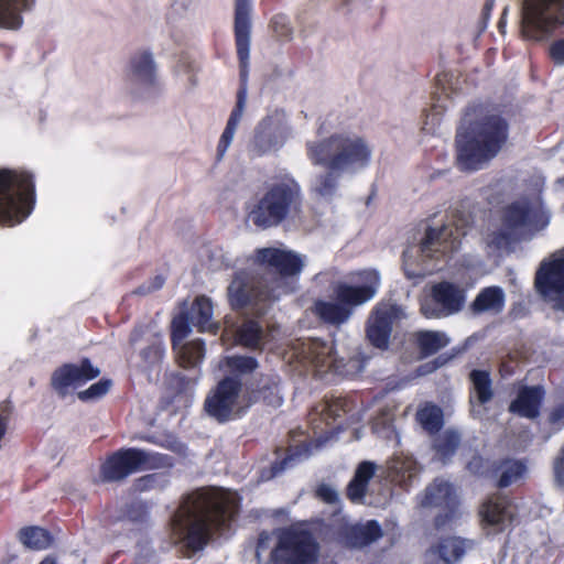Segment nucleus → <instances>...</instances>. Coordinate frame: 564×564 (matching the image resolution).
<instances>
[{
  "label": "nucleus",
  "instance_id": "1",
  "mask_svg": "<svg viewBox=\"0 0 564 564\" xmlns=\"http://www.w3.org/2000/svg\"><path fill=\"white\" fill-rule=\"evenodd\" d=\"M257 261L269 271V276L246 271L237 273L228 286V297L234 308L261 315L271 302L296 290V276L305 265V257L267 248L258 250Z\"/></svg>",
  "mask_w": 564,
  "mask_h": 564
},
{
  "label": "nucleus",
  "instance_id": "2",
  "mask_svg": "<svg viewBox=\"0 0 564 564\" xmlns=\"http://www.w3.org/2000/svg\"><path fill=\"white\" fill-rule=\"evenodd\" d=\"M239 508L236 492L224 489H199L187 495L171 520L175 542L188 552L202 550L212 531L221 530Z\"/></svg>",
  "mask_w": 564,
  "mask_h": 564
},
{
  "label": "nucleus",
  "instance_id": "3",
  "mask_svg": "<svg viewBox=\"0 0 564 564\" xmlns=\"http://www.w3.org/2000/svg\"><path fill=\"white\" fill-rule=\"evenodd\" d=\"M305 149L313 165L326 167L310 184V191L325 199L336 195L343 175H352L364 170L372 155L369 143L355 133H334L328 138L310 140Z\"/></svg>",
  "mask_w": 564,
  "mask_h": 564
},
{
  "label": "nucleus",
  "instance_id": "4",
  "mask_svg": "<svg viewBox=\"0 0 564 564\" xmlns=\"http://www.w3.org/2000/svg\"><path fill=\"white\" fill-rule=\"evenodd\" d=\"M508 137L507 122L490 107H467L456 134L460 170L482 169L501 150Z\"/></svg>",
  "mask_w": 564,
  "mask_h": 564
},
{
  "label": "nucleus",
  "instance_id": "5",
  "mask_svg": "<svg viewBox=\"0 0 564 564\" xmlns=\"http://www.w3.org/2000/svg\"><path fill=\"white\" fill-rule=\"evenodd\" d=\"M258 364L246 356L225 357L218 365L224 378L207 394L204 409L209 416L224 423L243 415L253 403L243 389L239 375L251 372Z\"/></svg>",
  "mask_w": 564,
  "mask_h": 564
},
{
  "label": "nucleus",
  "instance_id": "6",
  "mask_svg": "<svg viewBox=\"0 0 564 564\" xmlns=\"http://www.w3.org/2000/svg\"><path fill=\"white\" fill-rule=\"evenodd\" d=\"M474 223L470 212L464 208L453 210L451 217L441 227H430L417 249H408L403 252V267L409 278L423 276L432 269L412 270L416 259L414 253H420V261L427 259L438 260L448 253L458 250L462 238L466 236Z\"/></svg>",
  "mask_w": 564,
  "mask_h": 564
},
{
  "label": "nucleus",
  "instance_id": "7",
  "mask_svg": "<svg viewBox=\"0 0 564 564\" xmlns=\"http://www.w3.org/2000/svg\"><path fill=\"white\" fill-rule=\"evenodd\" d=\"M250 13H251V0H236L235 6V35L237 55L240 63V88L237 93V102L232 109L226 128L219 139L217 147L218 158H223L230 147L237 127L240 123L246 105H247V76L249 66V53H250Z\"/></svg>",
  "mask_w": 564,
  "mask_h": 564
},
{
  "label": "nucleus",
  "instance_id": "8",
  "mask_svg": "<svg viewBox=\"0 0 564 564\" xmlns=\"http://www.w3.org/2000/svg\"><path fill=\"white\" fill-rule=\"evenodd\" d=\"M294 351L299 362L321 378L328 373L354 376L364 368L358 357L339 351L334 343L327 344L317 338L297 340Z\"/></svg>",
  "mask_w": 564,
  "mask_h": 564
},
{
  "label": "nucleus",
  "instance_id": "9",
  "mask_svg": "<svg viewBox=\"0 0 564 564\" xmlns=\"http://www.w3.org/2000/svg\"><path fill=\"white\" fill-rule=\"evenodd\" d=\"M267 552L274 564H316L318 561V545L312 534L295 529L282 532L276 543L272 534L260 533L256 549L259 562Z\"/></svg>",
  "mask_w": 564,
  "mask_h": 564
},
{
  "label": "nucleus",
  "instance_id": "10",
  "mask_svg": "<svg viewBox=\"0 0 564 564\" xmlns=\"http://www.w3.org/2000/svg\"><path fill=\"white\" fill-rule=\"evenodd\" d=\"M34 203V184L26 172L0 170V225L13 227L30 214Z\"/></svg>",
  "mask_w": 564,
  "mask_h": 564
},
{
  "label": "nucleus",
  "instance_id": "11",
  "mask_svg": "<svg viewBox=\"0 0 564 564\" xmlns=\"http://www.w3.org/2000/svg\"><path fill=\"white\" fill-rule=\"evenodd\" d=\"M365 284L359 288L339 284L334 290L332 301H318L315 303V314L325 323L338 326L347 322L352 307L371 300L380 285V275L375 270H366L361 273Z\"/></svg>",
  "mask_w": 564,
  "mask_h": 564
},
{
  "label": "nucleus",
  "instance_id": "12",
  "mask_svg": "<svg viewBox=\"0 0 564 564\" xmlns=\"http://www.w3.org/2000/svg\"><path fill=\"white\" fill-rule=\"evenodd\" d=\"M301 203L300 184L293 178H286L269 188L250 212L249 219L259 228L276 226L289 214L299 212Z\"/></svg>",
  "mask_w": 564,
  "mask_h": 564
},
{
  "label": "nucleus",
  "instance_id": "13",
  "mask_svg": "<svg viewBox=\"0 0 564 564\" xmlns=\"http://www.w3.org/2000/svg\"><path fill=\"white\" fill-rule=\"evenodd\" d=\"M564 25V0H525L522 4L521 32L529 40L541 41Z\"/></svg>",
  "mask_w": 564,
  "mask_h": 564
},
{
  "label": "nucleus",
  "instance_id": "14",
  "mask_svg": "<svg viewBox=\"0 0 564 564\" xmlns=\"http://www.w3.org/2000/svg\"><path fill=\"white\" fill-rule=\"evenodd\" d=\"M547 224L549 215L539 195L513 202L506 207L502 215V226L517 238L531 230L543 229Z\"/></svg>",
  "mask_w": 564,
  "mask_h": 564
},
{
  "label": "nucleus",
  "instance_id": "15",
  "mask_svg": "<svg viewBox=\"0 0 564 564\" xmlns=\"http://www.w3.org/2000/svg\"><path fill=\"white\" fill-rule=\"evenodd\" d=\"M170 465L166 456L139 448H128L117 452L102 467L106 480L118 481L142 468H159Z\"/></svg>",
  "mask_w": 564,
  "mask_h": 564
},
{
  "label": "nucleus",
  "instance_id": "16",
  "mask_svg": "<svg viewBox=\"0 0 564 564\" xmlns=\"http://www.w3.org/2000/svg\"><path fill=\"white\" fill-rule=\"evenodd\" d=\"M465 302L464 290L449 282H441L431 288L421 301V312L427 318H440L459 312Z\"/></svg>",
  "mask_w": 564,
  "mask_h": 564
},
{
  "label": "nucleus",
  "instance_id": "17",
  "mask_svg": "<svg viewBox=\"0 0 564 564\" xmlns=\"http://www.w3.org/2000/svg\"><path fill=\"white\" fill-rule=\"evenodd\" d=\"M535 288L554 308L564 311V248L553 256L552 261L540 267Z\"/></svg>",
  "mask_w": 564,
  "mask_h": 564
},
{
  "label": "nucleus",
  "instance_id": "18",
  "mask_svg": "<svg viewBox=\"0 0 564 564\" xmlns=\"http://www.w3.org/2000/svg\"><path fill=\"white\" fill-rule=\"evenodd\" d=\"M291 135V127L283 111H274L258 124L253 147L259 153L280 149Z\"/></svg>",
  "mask_w": 564,
  "mask_h": 564
},
{
  "label": "nucleus",
  "instance_id": "19",
  "mask_svg": "<svg viewBox=\"0 0 564 564\" xmlns=\"http://www.w3.org/2000/svg\"><path fill=\"white\" fill-rule=\"evenodd\" d=\"M404 317L403 310L395 303H378L368 321L367 336L370 343L378 348H386L392 326Z\"/></svg>",
  "mask_w": 564,
  "mask_h": 564
},
{
  "label": "nucleus",
  "instance_id": "20",
  "mask_svg": "<svg viewBox=\"0 0 564 564\" xmlns=\"http://www.w3.org/2000/svg\"><path fill=\"white\" fill-rule=\"evenodd\" d=\"M156 82V65L149 52L133 54L124 70V83L127 90L140 96L150 89Z\"/></svg>",
  "mask_w": 564,
  "mask_h": 564
},
{
  "label": "nucleus",
  "instance_id": "21",
  "mask_svg": "<svg viewBox=\"0 0 564 564\" xmlns=\"http://www.w3.org/2000/svg\"><path fill=\"white\" fill-rule=\"evenodd\" d=\"M99 375V368L84 359L79 365L67 364L56 369L52 376V387L59 395L65 397L70 388H77Z\"/></svg>",
  "mask_w": 564,
  "mask_h": 564
},
{
  "label": "nucleus",
  "instance_id": "22",
  "mask_svg": "<svg viewBox=\"0 0 564 564\" xmlns=\"http://www.w3.org/2000/svg\"><path fill=\"white\" fill-rule=\"evenodd\" d=\"M479 513L485 528L495 533L505 530L513 517L510 501L507 497L499 495L484 502Z\"/></svg>",
  "mask_w": 564,
  "mask_h": 564
},
{
  "label": "nucleus",
  "instance_id": "23",
  "mask_svg": "<svg viewBox=\"0 0 564 564\" xmlns=\"http://www.w3.org/2000/svg\"><path fill=\"white\" fill-rule=\"evenodd\" d=\"M420 471L416 460L403 453L393 455L387 462V477L395 485L406 488L417 477Z\"/></svg>",
  "mask_w": 564,
  "mask_h": 564
},
{
  "label": "nucleus",
  "instance_id": "24",
  "mask_svg": "<svg viewBox=\"0 0 564 564\" xmlns=\"http://www.w3.org/2000/svg\"><path fill=\"white\" fill-rule=\"evenodd\" d=\"M544 389L540 386L522 387L510 403V412L522 417L533 420L540 414V406L544 398Z\"/></svg>",
  "mask_w": 564,
  "mask_h": 564
},
{
  "label": "nucleus",
  "instance_id": "25",
  "mask_svg": "<svg viewBox=\"0 0 564 564\" xmlns=\"http://www.w3.org/2000/svg\"><path fill=\"white\" fill-rule=\"evenodd\" d=\"M471 382L470 404L474 415L481 414V405L492 399V382L490 373L486 370L475 369L469 373Z\"/></svg>",
  "mask_w": 564,
  "mask_h": 564
},
{
  "label": "nucleus",
  "instance_id": "26",
  "mask_svg": "<svg viewBox=\"0 0 564 564\" xmlns=\"http://www.w3.org/2000/svg\"><path fill=\"white\" fill-rule=\"evenodd\" d=\"M505 291L500 286L492 285L482 289L475 297L470 307L475 314H499L505 308Z\"/></svg>",
  "mask_w": 564,
  "mask_h": 564
},
{
  "label": "nucleus",
  "instance_id": "27",
  "mask_svg": "<svg viewBox=\"0 0 564 564\" xmlns=\"http://www.w3.org/2000/svg\"><path fill=\"white\" fill-rule=\"evenodd\" d=\"M35 0H0V28L17 30L22 24L21 13L30 10Z\"/></svg>",
  "mask_w": 564,
  "mask_h": 564
},
{
  "label": "nucleus",
  "instance_id": "28",
  "mask_svg": "<svg viewBox=\"0 0 564 564\" xmlns=\"http://www.w3.org/2000/svg\"><path fill=\"white\" fill-rule=\"evenodd\" d=\"M187 314L193 326H196L199 332L215 334L219 328L218 324L213 322V304L206 296H198Z\"/></svg>",
  "mask_w": 564,
  "mask_h": 564
},
{
  "label": "nucleus",
  "instance_id": "29",
  "mask_svg": "<svg viewBox=\"0 0 564 564\" xmlns=\"http://www.w3.org/2000/svg\"><path fill=\"white\" fill-rule=\"evenodd\" d=\"M454 502V490L445 480H435L425 489L421 500L423 507H449Z\"/></svg>",
  "mask_w": 564,
  "mask_h": 564
},
{
  "label": "nucleus",
  "instance_id": "30",
  "mask_svg": "<svg viewBox=\"0 0 564 564\" xmlns=\"http://www.w3.org/2000/svg\"><path fill=\"white\" fill-rule=\"evenodd\" d=\"M280 378L276 375H268L260 378L257 389L252 391L253 402L262 400L271 406H279L282 397L279 389Z\"/></svg>",
  "mask_w": 564,
  "mask_h": 564
},
{
  "label": "nucleus",
  "instance_id": "31",
  "mask_svg": "<svg viewBox=\"0 0 564 564\" xmlns=\"http://www.w3.org/2000/svg\"><path fill=\"white\" fill-rule=\"evenodd\" d=\"M376 471L373 463L364 462L361 463L354 478L347 486V496L354 502H360L366 494L368 482L372 478Z\"/></svg>",
  "mask_w": 564,
  "mask_h": 564
},
{
  "label": "nucleus",
  "instance_id": "32",
  "mask_svg": "<svg viewBox=\"0 0 564 564\" xmlns=\"http://www.w3.org/2000/svg\"><path fill=\"white\" fill-rule=\"evenodd\" d=\"M346 534L352 546H362L377 541L381 536V529L376 521H369L364 525L346 527Z\"/></svg>",
  "mask_w": 564,
  "mask_h": 564
},
{
  "label": "nucleus",
  "instance_id": "33",
  "mask_svg": "<svg viewBox=\"0 0 564 564\" xmlns=\"http://www.w3.org/2000/svg\"><path fill=\"white\" fill-rule=\"evenodd\" d=\"M173 348L178 364L184 368L197 366L205 355L204 344L200 340L183 341L180 343L178 347Z\"/></svg>",
  "mask_w": 564,
  "mask_h": 564
},
{
  "label": "nucleus",
  "instance_id": "34",
  "mask_svg": "<svg viewBox=\"0 0 564 564\" xmlns=\"http://www.w3.org/2000/svg\"><path fill=\"white\" fill-rule=\"evenodd\" d=\"M236 339L246 347L259 348L268 340V334L258 322L247 321L238 329Z\"/></svg>",
  "mask_w": 564,
  "mask_h": 564
},
{
  "label": "nucleus",
  "instance_id": "35",
  "mask_svg": "<svg viewBox=\"0 0 564 564\" xmlns=\"http://www.w3.org/2000/svg\"><path fill=\"white\" fill-rule=\"evenodd\" d=\"M417 345L423 355H433L448 344L447 336L442 332L422 330L416 334Z\"/></svg>",
  "mask_w": 564,
  "mask_h": 564
},
{
  "label": "nucleus",
  "instance_id": "36",
  "mask_svg": "<svg viewBox=\"0 0 564 564\" xmlns=\"http://www.w3.org/2000/svg\"><path fill=\"white\" fill-rule=\"evenodd\" d=\"M20 540L25 546L34 550H44L52 542L50 533L39 527L22 529L20 531Z\"/></svg>",
  "mask_w": 564,
  "mask_h": 564
},
{
  "label": "nucleus",
  "instance_id": "37",
  "mask_svg": "<svg viewBox=\"0 0 564 564\" xmlns=\"http://www.w3.org/2000/svg\"><path fill=\"white\" fill-rule=\"evenodd\" d=\"M310 455V444H306L304 441L290 446L288 456L282 462L272 466V475L275 476L280 474L282 470L293 466L295 463L306 459Z\"/></svg>",
  "mask_w": 564,
  "mask_h": 564
},
{
  "label": "nucleus",
  "instance_id": "38",
  "mask_svg": "<svg viewBox=\"0 0 564 564\" xmlns=\"http://www.w3.org/2000/svg\"><path fill=\"white\" fill-rule=\"evenodd\" d=\"M417 420L425 430L437 431L442 425V411L435 405L427 404L419 410Z\"/></svg>",
  "mask_w": 564,
  "mask_h": 564
},
{
  "label": "nucleus",
  "instance_id": "39",
  "mask_svg": "<svg viewBox=\"0 0 564 564\" xmlns=\"http://www.w3.org/2000/svg\"><path fill=\"white\" fill-rule=\"evenodd\" d=\"M518 239L502 225L500 229L492 230L486 235L485 242L490 252L507 248L512 240Z\"/></svg>",
  "mask_w": 564,
  "mask_h": 564
},
{
  "label": "nucleus",
  "instance_id": "40",
  "mask_svg": "<svg viewBox=\"0 0 564 564\" xmlns=\"http://www.w3.org/2000/svg\"><path fill=\"white\" fill-rule=\"evenodd\" d=\"M193 324L191 323V318L187 313H181L175 316L172 322V341L173 347H178L180 343H183L184 339L192 332Z\"/></svg>",
  "mask_w": 564,
  "mask_h": 564
},
{
  "label": "nucleus",
  "instance_id": "41",
  "mask_svg": "<svg viewBox=\"0 0 564 564\" xmlns=\"http://www.w3.org/2000/svg\"><path fill=\"white\" fill-rule=\"evenodd\" d=\"M460 436L456 431L447 430L435 441V448L444 458L452 455L458 447Z\"/></svg>",
  "mask_w": 564,
  "mask_h": 564
},
{
  "label": "nucleus",
  "instance_id": "42",
  "mask_svg": "<svg viewBox=\"0 0 564 564\" xmlns=\"http://www.w3.org/2000/svg\"><path fill=\"white\" fill-rule=\"evenodd\" d=\"M447 82V76L446 75H443V76H438L437 77V86L441 87L442 86V93H438V91H435L433 95H434V99L436 100L437 104H434V112L432 115H429L427 118H431L432 120V123L430 126L429 122H425L423 129L426 130L427 132H432L434 130V126L438 122L440 118H438V115L441 112L440 109H445L446 106L443 105V99H442V95L444 96H448V93L446 91L445 87H444V84Z\"/></svg>",
  "mask_w": 564,
  "mask_h": 564
},
{
  "label": "nucleus",
  "instance_id": "43",
  "mask_svg": "<svg viewBox=\"0 0 564 564\" xmlns=\"http://www.w3.org/2000/svg\"><path fill=\"white\" fill-rule=\"evenodd\" d=\"M525 473V466L517 460H510L507 462L503 466L500 479H499V486L500 487H508L516 480L520 479L522 475Z\"/></svg>",
  "mask_w": 564,
  "mask_h": 564
},
{
  "label": "nucleus",
  "instance_id": "44",
  "mask_svg": "<svg viewBox=\"0 0 564 564\" xmlns=\"http://www.w3.org/2000/svg\"><path fill=\"white\" fill-rule=\"evenodd\" d=\"M111 380L101 379L98 382L91 384L88 389L80 391L78 398L82 401H94L104 397L111 388Z\"/></svg>",
  "mask_w": 564,
  "mask_h": 564
},
{
  "label": "nucleus",
  "instance_id": "45",
  "mask_svg": "<svg viewBox=\"0 0 564 564\" xmlns=\"http://www.w3.org/2000/svg\"><path fill=\"white\" fill-rule=\"evenodd\" d=\"M372 430L375 433L389 437L392 431V414L390 411H382L372 422Z\"/></svg>",
  "mask_w": 564,
  "mask_h": 564
},
{
  "label": "nucleus",
  "instance_id": "46",
  "mask_svg": "<svg viewBox=\"0 0 564 564\" xmlns=\"http://www.w3.org/2000/svg\"><path fill=\"white\" fill-rule=\"evenodd\" d=\"M272 29L275 35L284 41H290L293 37V29L290 20L285 15H276L272 20Z\"/></svg>",
  "mask_w": 564,
  "mask_h": 564
},
{
  "label": "nucleus",
  "instance_id": "47",
  "mask_svg": "<svg viewBox=\"0 0 564 564\" xmlns=\"http://www.w3.org/2000/svg\"><path fill=\"white\" fill-rule=\"evenodd\" d=\"M164 348L160 339H156L152 343L147 349H144L141 355L142 358L148 364H155L163 357Z\"/></svg>",
  "mask_w": 564,
  "mask_h": 564
},
{
  "label": "nucleus",
  "instance_id": "48",
  "mask_svg": "<svg viewBox=\"0 0 564 564\" xmlns=\"http://www.w3.org/2000/svg\"><path fill=\"white\" fill-rule=\"evenodd\" d=\"M316 495L328 505L336 506L339 502L338 492L332 486L321 485L317 488Z\"/></svg>",
  "mask_w": 564,
  "mask_h": 564
},
{
  "label": "nucleus",
  "instance_id": "49",
  "mask_svg": "<svg viewBox=\"0 0 564 564\" xmlns=\"http://www.w3.org/2000/svg\"><path fill=\"white\" fill-rule=\"evenodd\" d=\"M162 477L159 474L145 475L139 478L135 486L139 490H148L161 485Z\"/></svg>",
  "mask_w": 564,
  "mask_h": 564
},
{
  "label": "nucleus",
  "instance_id": "50",
  "mask_svg": "<svg viewBox=\"0 0 564 564\" xmlns=\"http://www.w3.org/2000/svg\"><path fill=\"white\" fill-rule=\"evenodd\" d=\"M550 55L556 64H564V40L556 41L550 46Z\"/></svg>",
  "mask_w": 564,
  "mask_h": 564
},
{
  "label": "nucleus",
  "instance_id": "51",
  "mask_svg": "<svg viewBox=\"0 0 564 564\" xmlns=\"http://www.w3.org/2000/svg\"><path fill=\"white\" fill-rule=\"evenodd\" d=\"M550 423L562 427L564 426V402L554 406L549 416Z\"/></svg>",
  "mask_w": 564,
  "mask_h": 564
},
{
  "label": "nucleus",
  "instance_id": "52",
  "mask_svg": "<svg viewBox=\"0 0 564 564\" xmlns=\"http://www.w3.org/2000/svg\"><path fill=\"white\" fill-rule=\"evenodd\" d=\"M553 468L556 481L561 485H564V449L555 458Z\"/></svg>",
  "mask_w": 564,
  "mask_h": 564
},
{
  "label": "nucleus",
  "instance_id": "53",
  "mask_svg": "<svg viewBox=\"0 0 564 564\" xmlns=\"http://www.w3.org/2000/svg\"><path fill=\"white\" fill-rule=\"evenodd\" d=\"M163 283H164V280L162 276H155L154 280L152 282H150V284L140 286L137 290V292L140 294H147V293H150V292L161 289Z\"/></svg>",
  "mask_w": 564,
  "mask_h": 564
},
{
  "label": "nucleus",
  "instance_id": "54",
  "mask_svg": "<svg viewBox=\"0 0 564 564\" xmlns=\"http://www.w3.org/2000/svg\"><path fill=\"white\" fill-rule=\"evenodd\" d=\"M8 413L6 408H0V440L4 436L8 423Z\"/></svg>",
  "mask_w": 564,
  "mask_h": 564
},
{
  "label": "nucleus",
  "instance_id": "55",
  "mask_svg": "<svg viewBox=\"0 0 564 564\" xmlns=\"http://www.w3.org/2000/svg\"><path fill=\"white\" fill-rule=\"evenodd\" d=\"M141 336V332L139 329H135L132 334H131V338H130V341L131 344H134L135 341H138V339L140 338Z\"/></svg>",
  "mask_w": 564,
  "mask_h": 564
},
{
  "label": "nucleus",
  "instance_id": "56",
  "mask_svg": "<svg viewBox=\"0 0 564 564\" xmlns=\"http://www.w3.org/2000/svg\"><path fill=\"white\" fill-rule=\"evenodd\" d=\"M337 410H338V405H337V404H333V405H330V406H329V411H330V413H333V414H334V415H336V416H338V415H339V414H338V412H337Z\"/></svg>",
  "mask_w": 564,
  "mask_h": 564
},
{
  "label": "nucleus",
  "instance_id": "57",
  "mask_svg": "<svg viewBox=\"0 0 564 564\" xmlns=\"http://www.w3.org/2000/svg\"><path fill=\"white\" fill-rule=\"evenodd\" d=\"M40 564H56L51 557H45Z\"/></svg>",
  "mask_w": 564,
  "mask_h": 564
},
{
  "label": "nucleus",
  "instance_id": "58",
  "mask_svg": "<svg viewBox=\"0 0 564 564\" xmlns=\"http://www.w3.org/2000/svg\"><path fill=\"white\" fill-rule=\"evenodd\" d=\"M351 0H345V3L348 4Z\"/></svg>",
  "mask_w": 564,
  "mask_h": 564
}]
</instances>
